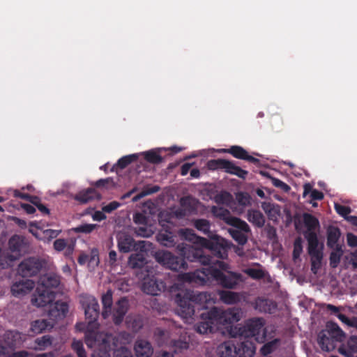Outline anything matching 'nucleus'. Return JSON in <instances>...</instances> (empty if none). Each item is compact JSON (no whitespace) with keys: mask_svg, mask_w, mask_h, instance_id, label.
Listing matches in <instances>:
<instances>
[{"mask_svg":"<svg viewBox=\"0 0 357 357\" xmlns=\"http://www.w3.org/2000/svg\"><path fill=\"white\" fill-rule=\"evenodd\" d=\"M303 251V246L301 239L298 238L296 239L294 243V250H293V258L294 259L298 258Z\"/></svg>","mask_w":357,"mask_h":357,"instance_id":"nucleus-56","label":"nucleus"},{"mask_svg":"<svg viewBox=\"0 0 357 357\" xmlns=\"http://www.w3.org/2000/svg\"><path fill=\"white\" fill-rule=\"evenodd\" d=\"M218 351L220 357H237L238 351L236 347L231 342H225L221 344Z\"/></svg>","mask_w":357,"mask_h":357,"instance_id":"nucleus-34","label":"nucleus"},{"mask_svg":"<svg viewBox=\"0 0 357 357\" xmlns=\"http://www.w3.org/2000/svg\"><path fill=\"white\" fill-rule=\"evenodd\" d=\"M24 237L19 235L13 236L8 241V245L10 250L13 252H21L25 246Z\"/></svg>","mask_w":357,"mask_h":357,"instance_id":"nucleus-39","label":"nucleus"},{"mask_svg":"<svg viewBox=\"0 0 357 357\" xmlns=\"http://www.w3.org/2000/svg\"><path fill=\"white\" fill-rule=\"evenodd\" d=\"M144 159L151 164H160L163 161V158L160 155L159 150L152 149L144 152Z\"/></svg>","mask_w":357,"mask_h":357,"instance_id":"nucleus-43","label":"nucleus"},{"mask_svg":"<svg viewBox=\"0 0 357 357\" xmlns=\"http://www.w3.org/2000/svg\"><path fill=\"white\" fill-rule=\"evenodd\" d=\"M265 320L263 318L255 317L249 319L241 326H236L231 329L232 337H254L259 343H264L266 339L267 331L265 328Z\"/></svg>","mask_w":357,"mask_h":357,"instance_id":"nucleus-4","label":"nucleus"},{"mask_svg":"<svg viewBox=\"0 0 357 357\" xmlns=\"http://www.w3.org/2000/svg\"><path fill=\"white\" fill-rule=\"evenodd\" d=\"M94 185L96 188H107L109 185L114 186V180H113L112 178L108 177V178H101V179H99V180L96 181L94 183Z\"/></svg>","mask_w":357,"mask_h":357,"instance_id":"nucleus-55","label":"nucleus"},{"mask_svg":"<svg viewBox=\"0 0 357 357\" xmlns=\"http://www.w3.org/2000/svg\"><path fill=\"white\" fill-rule=\"evenodd\" d=\"M172 347L175 353H178L187 349L189 347V343L185 340L178 339L172 341Z\"/></svg>","mask_w":357,"mask_h":357,"instance_id":"nucleus-49","label":"nucleus"},{"mask_svg":"<svg viewBox=\"0 0 357 357\" xmlns=\"http://www.w3.org/2000/svg\"><path fill=\"white\" fill-rule=\"evenodd\" d=\"M247 219L253 225L261 228L264 226L266 219L263 213L256 209H250L247 212Z\"/></svg>","mask_w":357,"mask_h":357,"instance_id":"nucleus-32","label":"nucleus"},{"mask_svg":"<svg viewBox=\"0 0 357 357\" xmlns=\"http://www.w3.org/2000/svg\"><path fill=\"white\" fill-rule=\"evenodd\" d=\"M129 308L128 300L126 297L121 298L115 305L112 312V319L116 325L121 324Z\"/></svg>","mask_w":357,"mask_h":357,"instance_id":"nucleus-18","label":"nucleus"},{"mask_svg":"<svg viewBox=\"0 0 357 357\" xmlns=\"http://www.w3.org/2000/svg\"><path fill=\"white\" fill-rule=\"evenodd\" d=\"M82 304L89 324L87 326L88 331L86 333V335L89 333L93 332V331H90V328L96 327L95 325L97 324L96 321L99 317L100 307L97 299L92 296L84 298L82 301ZM94 333H98V332L94 331ZM86 339V336L85 337Z\"/></svg>","mask_w":357,"mask_h":357,"instance_id":"nucleus-8","label":"nucleus"},{"mask_svg":"<svg viewBox=\"0 0 357 357\" xmlns=\"http://www.w3.org/2000/svg\"><path fill=\"white\" fill-rule=\"evenodd\" d=\"M74 199L80 204H86L94 199L99 200L101 195L94 188H88L77 193Z\"/></svg>","mask_w":357,"mask_h":357,"instance_id":"nucleus-29","label":"nucleus"},{"mask_svg":"<svg viewBox=\"0 0 357 357\" xmlns=\"http://www.w3.org/2000/svg\"><path fill=\"white\" fill-rule=\"evenodd\" d=\"M337 341H335L328 331H321L318 335V343L323 351H331L333 350Z\"/></svg>","mask_w":357,"mask_h":357,"instance_id":"nucleus-23","label":"nucleus"},{"mask_svg":"<svg viewBox=\"0 0 357 357\" xmlns=\"http://www.w3.org/2000/svg\"><path fill=\"white\" fill-rule=\"evenodd\" d=\"M308 254L310 255V256L311 257V259H310L311 262L314 261V262H317V264H321L323 254L321 250L317 251V252H310Z\"/></svg>","mask_w":357,"mask_h":357,"instance_id":"nucleus-61","label":"nucleus"},{"mask_svg":"<svg viewBox=\"0 0 357 357\" xmlns=\"http://www.w3.org/2000/svg\"><path fill=\"white\" fill-rule=\"evenodd\" d=\"M128 263L132 268H142L147 264L144 253L138 252L130 256Z\"/></svg>","mask_w":357,"mask_h":357,"instance_id":"nucleus-38","label":"nucleus"},{"mask_svg":"<svg viewBox=\"0 0 357 357\" xmlns=\"http://www.w3.org/2000/svg\"><path fill=\"white\" fill-rule=\"evenodd\" d=\"M279 342L278 339H275L271 342L264 344L260 349V352L264 356H267L271 354L276 348Z\"/></svg>","mask_w":357,"mask_h":357,"instance_id":"nucleus-48","label":"nucleus"},{"mask_svg":"<svg viewBox=\"0 0 357 357\" xmlns=\"http://www.w3.org/2000/svg\"><path fill=\"white\" fill-rule=\"evenodd\" d=\"M261 174L263 175L270 178V179L271 180L272 184L275 187L280 188L285 192H287L290 190V189H291L290 186L288 185L284 182H283L282 181H281L280 179L269 176V174L267 172H261Z\"/></svg>","mask_w":357,"mask_h":357,"instance_id":"nucleus-46","label":"nucleus"},{"mask_svg":"<svg viewBox=\"0 0 357 357\" xmlns=\"http://www.w3.org/2000/svg\"><path fill=\"white\" fill-rule=\"evenodd\" d=\"M35 342L38 345V349L45 350L47 347L52 345V337L48 335H43L41 337L37 338Z\"/></svg>","mask_w":357,"mask_h":357,"instance_id":"nucleus-47","label":"nucleus"},{"mask_svg":"<svg viewBox=\"0 0 357 357\" xmlns=\"http://www.w3.org/2000/svg\"><path fill=\"white\" fill-rule=\"evenodd\" d=\"M197 278L202 282L212 280L219 286L227 289H236L241 282L244 281L241 273L229 271L222 272L213 266H206L202 268Z\"/></svg>","mask_w":357,"mask_h":357,"instance_id":"nucleus-1","label":"nucleus"},{"mask_svg":"<svg viewBox=\"0 0 357 357\" xmlns=\"http://www.w3.org/2000/svg\"><path fill=\"white\" fill-rule=\"evenodd\" d=\"M211 213L215 217L222 220L229 225L234 227L241 228L245 231L249 230V225L245 221L242 220L238 218L231 216L229 211L227 208L213 206L211 208Z\"/></svg>","mask_w":357,"mask_h":357,"instance_id":"nucleus-11","label":"nucleus"},{"mask_svg":"<svg viewBox=\"0 0 357 357\" xmlns=\"http://www.w3.org/2000/svg\"><path fill=\"white\" fill-rule=\"evenodd\" d=\"M112 291L108 289L105 294L102 296L101 302L102 304V316L107 319L112 313V307L113 304Z\"/></svg>","mask_w":357,"mask_h":357,"instance_id":"nucleus-33","label":"nucleus"},{"mask_svg":"<svg viewBox=\"0 0 357 357\" xmlns=\"http://www.w3.org/2000/svg\"><path fill=\"white\" fill-rule=\"evenodd\" d=\"M238 357H253L256 352L255 343L249 340L245 339L238 347H236Z\"/></svg>","mask_w":357,"mask_h":357,"instance_id":"nucleus-24","label":"nucleus"},{"mask_svg":"<svg viewBox=\"0 0 357 357\" xmlns=\"http://www.w3.org/2000/svg\"><path fill=\"white\" fill-rule=\"evenodd\" d=\"M59 284L60 280L58 275L54 274H45L39 278L38 286L45 289H51L52 288H56Z\"/></svg>","mask_w":357,"mask_h":357,"instance_id":"nucleus-28","label":"nucleus"},{"mask_svg":"<svg viewBox=\"0 0 357 357\" xmlns=\"http://www.w3.org/2000/svg\"><path fill=\"white\" fill-rule=\"evenodd\" d=\"M176 249L184 260L197 262L204 266L211 263V256L205 254L201 248H197L189 244L182 243L177 245Z\"/></svg>","mask_w":357,"mask_h":357,"instance_id":"nucleus-7","label":"nucleus"},{"mask_svg":"<svg viewBox=\"0 0 357 357\" xmlns=\"http://www.w3.org/2000/svg\"><path fill=\"white\" fill-rule=\"evenodd\" d=\"M305 237L308 243V253L320 251L318 248L319 241L315 232H305Z\"/></svg>","mask_w":357,"mask_h":357,"instance_id":"nucleus-42","label":"nucleus"},{"mask_svg":"<svg viewBox=\"0 0 357 357\" xmlns=\"http://www.w3.org/2000/svg\"><path fill=\"white\" fill-rule=\"evenodd\" d=\"M334 207L336 212L344 218H347V215L351 212V209L349 206L341 205L340 204H335Z\"/></svg>","mask_w":357,"mask_h":357,"instance_id":"nucleus-54","label":"nucleus"},{"mask_svg":"<svg viewBox=\"0 0 357 357\" xmlns=\"http://www.w3.org/2000/svg\"><path fill=\"white\" fill-rule=\"evenodd\" d=\"M133 220L136 224L146 225L148 222V218L142 213H136L133 215Z\"/></svg>","mask_w":357,"mask_h":357,"instance_id":"nucleus-58","label":"nucleus"},{"mask_svg":"<svg viewBox=\"0 0 357 357\" xmlns=\"http://www.w3.org/2000/svg\"><path fill=\"white\" fill-rule=\"evenodd\" d=\"M340 236L341 231L337 227H328L327 229V246L330 248L342 247V245L338 243Z\"/></svg>","mask_w":357,"mask_h":357,"instance_id":"nucleus-31","label":"nucleus"},{"mask_svg":"<svg viewBox=\"0 0 357 357\" xmlns=\"http://www.w3.org/2000/svg\"><path fill=\"white\" fill-rule=\"evenodd\" d=\"M245 273L251 278L254 280L262 279L265 274L263 270L257 268H247L245 270Z\"/></svg>","mask_w":357,"mask_h":357,"instance_id":"nucleus-52","label":"nucleus"},{"mask_svg":"<svg viewBox=\"0 0 357 357\" xmlns=\"http://www.w3.org/2000/svg\"><path fill=\"white\" fill-rule=\"evenodd\" d=\"M166 289V284L154 276L145 278L142 282V290L150 295H158Z\"/></svg>","mask_w":357,"mask_h":357,"instance_id":"nucleus-15","label":"nucleus"},{"mask_svg":"<svg viewBox=\"0 0 357 357\" xmlns=\"http://www.w3.org/2000/svg\"><path fill=\"white\" fill-rule=\"evenodd\" d=\"M232 238L241 245H244L248 242L247 234L251 231L249 227L248 231L243 230L241 228L234 227L228 229Z\"/></svg>","mask_w":357,"mask_h":357,"instance_id":"nucleus-35","label":"nucleus"},{"mask_svg":"<svg viewBox=\"0 0 357 357\" xmlns=\"http://www.w3.org/2000/svg\"><path fill=\"white\" fill-rule=\"evenodd\" d=\"M231 198V195L227 192H222L215 197V202L218 204H227Z\"/></svg>","mask_w":357,"mask_h":357,"instance_id":"nucleus-53","label":"nucleus"},{"mask_svg":"<svg viewBox=\"0 0 357 357\" xmlns=\"http://www.w3.org/2000/svg\"><path fill=\"white\" fill-rule=\"evenodd\" d=\"M254 307L260 312L271 314L277 308V304L272 300L258 297L255 301Z\"/></svg>","mask_w":357,"mask_h":357,"instance_id":"nucleus-26","label":"nucleus"},{"mask_svg":"<svg viewBox=\"0 0 357 357\" xmlns=\"http://www.w3.org/2000/svg\"><path fill=\"white\" fill-rule=\"evenodd\" d=\"M208 167L210 169H224L227 173L235 175L240 167L236 166L231 161L225 159L211 160L208 162Z\"/></svg>","mask_w":357,"mask_h":357,"instance_id":"nucleus-17","label":"nucleus"},{"mask_svg":"<svg viewBox=\"0 0 357 357\" xmlns=\"http://www.w3.org/2000/svg\"><path fill=\"white\" fill-rule=\"evenodd\" d=\"M66 241L63 238L56 239L54 242V248L59 252L63 250L66 248Z\"/></svg>","mask_w":357,"mask_h":357,"instance_id":"nucleus-60","label":"nucleus"},{"mask_svg":"<svg viewBox=\"0 0 357 357\" xmlns=\"http://www.w3.org/2000/svg\"><path fill=\"white\" fill-rule=\"evenodd\" d=\"M339 351L345 357H357V336H351L346 344L339 348Z\"/></svg>","mask_w":357,"mask_h":357,"instance_id":"nucleus-27","label":"nucleus"},{"mask_svg":"<svg viewBox=\"0 0 357 357\" xmlns=\"http://www.w3.org/2000/svg\"><path fill=\"white\" fill-rule=\"evenodd\" d=\"M121 206V204L116 201L109 202L108 204L103 206L102 210L103 212L110 213L117 209Z\"/></svg>","mask_w":357,"mask_h":357,"instance_id":"nucleus-57","label":"nucleus"},{"mask_svg":"<svg viewBox=\"0 0 357 357\" xmlns=\"http://www.w3.org/2000/svg\"><path fill=\"white\" fill-rule=\"evenodd\" d=\"M222 151L230 153L237 159L247 160L253 164H257L259 162V159L250 155L248 151L240 146H231L229 149H222Z\"/></svg>","mask_w":357,"mask_h":357,"instance_id":"nucleus-21","label":"nucleus"},{"mask_svg":"<svg viewBox=\"0 0 357 357\" xmlns=\"http://www.w3.org/2000/svg\"><path fill=\"white\" fill-rule=\"evenodd\" d=\"M68 312V305L66 302L56 301L54 305H50L48 316L50 321L47 319H38L31 324V330L35 334H39L49 331L53 328L55 323L66 317Z\"/></svg>","mask_w":357,"mask_h":357,"instance_id":"nucleus-6","label":"nucleus"},{"mask_svg":"<svg viewBox=\"0 0 357 357\" xmlns=\"http://www.w3.org/2000/svg\"><path fill=\"white\" fill-rule=\"evenodd\" d=\"M113 335L105 333L91 332L86 335V345L93 349L92 357H111ZM114 357H129L123 352L118 351Z\"/></svg>","mask_w":357,"mask_h":357,"instance_id":"nucleus-5","label":"nucleus"},{"mask_svg":"<svg viewBox=\"0 0 357 357\" xmlns=\"http://www.w3.org/2000/svg\"><path fill=\"white\" fill-rule=\"evenodd\" d=\"M210 310L203 312L201 314V321L197 324V331L200 334L213 333L216 324L215 318L210 314Z\"/></svg>","mask_w":357,"mask_h":357,"instance_id":"nucleus-19","label":"nucleus"},{"mask_svg":"<svg viewBox=\"0 0 357 357\" xmlns=\"http://www.w3.org/2000/svg\"><path fill=\"white\" fill-rule=\"evenodd\" d=\"M209 314L215 318L217 324H231L238 322L241 319V312L237 308L222 310L214 307L210 310Z\"/></svg>","mask_w":357,"mask_h":357,"instance_id":"nucleus-10","label":"nucleus"},{"mask_svg":"<svg viewBox=\"0 0 357 357\" xmlns=\"http://www.w3.org/2000/svg\"><path fill=\"white\" fill-rule=\"evenodd\" d=\"M34 287V282L30 280L15 282L11 287V291L15 296L25 294Z\"/></svg>","mask_w":357,"mask_h":357,"instance_id":"nucleus-30","label":"nucleus"},{"mask_svg":"<svg viewBox=\"0 0 357 357\" xmlns=\"http://www.w3.org/2000/svg\"><path fill=\"white\" fill-rule=\"evenodd\" d=\"M303 222L307 227L306 232H314V230L319 227V222L317 218L310 213H305L303 215Z\"/></svg>","mask_w":357,"mask_h":357,"instance_id":"nucleus-41","label":"nucleus"},{"mask_svg":"<svg viewBox=\"0 0 357 357\" xmlns=\"http://www.w3.org/2000/svg\"><path fill=\"white\" fill-rule=\"evenodd\" d=\"M137 158L138 156L136 154H131L123 156L117 161V163L115 165L114 167H117L123 169L126 168L127 166H128L132 162L136 161Z\"/></svg>","mask_w":357,"mask_h":357,"instance_id":"nucleus-45","label":"nucleus"},{"mask_svg":"<svg viewBox=\"0 0 357 357\" xmlns=\"http://www.w3.org/2000/svg\"><path fill=\"white\" fill-rule=\"evenodd\" d=\"M178 234L180 236H181L183 238L190 241L193 243L198 244L201 247L206 249H213L214 246H216L215 243H213L212 241H208L207 238L204 237L199 236L197 235L194 230L192 229L185 228V229H180L178 231Z\"/></svg>","mask_w":357,"mask_h":357,"instance_id":"nucleus-13","label":"nucleus"},{"mask_svg":"<svg viewBox=\"0 0 357 357\" xmlns=\"http://www.w3.org/2000/svg\"><path fill=\"white\" fill-rule=\"evenodd\" d=\"M118 248L121 252L128 253L133 250H137V243L133 238L126 232L118 234Z\"/></svg>","mask_w":357,"mask_h":357,"instance_id":"nucleus-20","label":"nucleus"},{"mask_svg":"<svg viewBox=\"0 0 357 357\" xmlns=\"http://www.w3.org/2000/svg\"><path fill=\"white\" fill-rule=\"evenodd\" d=\"M261 208L271 220H275L279 215L278 206L270 202H263Z\"/></svg>","mask_w":357,"mask_h":357,"instance_id":"nucleus-40","label":"nucleus"},{"mask_svg":"<svg viewBox=\"0 0 357 357\" xmlns=\"http://www.w3.org/2000/svg\"><path fill=\"white\" fill-rule=\"evenodd\" d=\"M347 244L351 248L357 247V236L351 233L347 234Z\"/></svg>","mask_w":357,"mask_h":357,"instance_id":"nucleus-63","label":"nucleus"},{"mask_svg":"<svg viewBox=\"0 0 357 357\" xmlns=\"http://www.w3.org/2000/svg\"><path fill=\"white\" fill-rule=\"evenodd\" d=\"M155 260L169 269L179 271L188 268L186 261L182 257H176L168 251L160 250L155 254Z\"/></svg>","mask_w":357,"mask_h":357,"instance_id":"nucleus-9","label":"nucleus"},{"mask_svg":"<svg viewBox=\"0 0 357 357\" xmlns=\"http://www.w3.org/2000/svg\"><path fill=\"white\" fill-rule=\"evenodd\" d=\"M134 349L137 357H150L153 352L151 344L145 340H137Z\"/></svg>","mask_w":357,"mask_h":357,"instance_id":"nucleus-25","label":"nucleus"},{"mask_svg":"<svg viewBox=\"0 0 357 357\" xmlns=\"http://www.w3.org/2000/svg\"><path fill=\"white\" fill-rule=\"evenodd\" d=\"M96 227V225L93 224H84L79 226L76 228L77 231L89 234L91 233L95 228Z\"/></svg>","mask_w":357,"mask_h":357,"instance_id":"nucleus-59","label":"nucleus"},{"mask_svg":"<svg viewBox=\"0 0 357 357\" xmlns=\"http://www.w3.org/2000/svg\"><path fill=\"white\" fill-rule=\"evenodd\" d=\"M221 301L226 304H236L240 302L241 295L238 292L221 290L219 291Z\"/></svg>","mask_w":357,"mask_h":357,"instance_id":"nucleus-37","label":"nucleus"},{"mask_svg":"<svg viewBox=\"0 0 357 357\" xmlns=\"http://www.w3.org/2000/svg\"><path fill=\"white\" fill-rule=\"evenodd\" d=\"M72 349L76 352L78 357H87L82 341L74 340L72 343Z\"/></svg>","mask_w":357,"mask_h":357,"instance_id":"nucleus-50","label":"nucleus"},{"mask_svg":"<svg viewBox=\"0 0 357 357\" xmlns=\"http://www.w3.org/2000/svg\"><path fill=\"white\" fill-rule=\"evenodd\" d=\"M42 267V263L38 259L29 257L20 264L17 271L23 278L32 277L37 275Z\"/></svg>","mask_w":357,"mask_h":357,"instance_id":"nucleus-12","label":"nucleus"},{"mask_svg":"<svg viewBox=\"0 0 357 357\" xmlns=\"http://www.w3.org/2000/svg\"><path fill=\"white\" fill-rule=\"evenodd\" d=\"M160 190V188L158 185H152V186L147 185V186L144 187V188L143 189V191L144 192L146 196H147L149 195L156 193Z\"/></svg>","mask_w":357,"mask_h":357,"instance_id":"nucleus-62","label":"nucleus"},{"mask_svg":"<svg viewBox=\"0 0 357 357\" xmlns=\"http://www.w3.org/2000/svg\"><path fill=\"white\" fill-rule=\"evenodd\" d=\"M156 239L160 245L167 248L174 247L178 242L177 235L167 229L160 231L156 235Z\"/></svg>","mask_w":357,"mask_h":357,"instance_id":"nucleus-22","label":"nucleus"},{"mask_svg":"<svg viewBox=\"0 0 357 357\" xmlns=\"http://www.w3.org/2000/svg\"><path fill=\"white\" fill-rule=\"evenodd\" d=\"M324 331H328L330 335L333 337L335 341L338 342H342L345 337V335L339 326L334 322L328 321L326 324V329Z\"/></svg>","mask_w":357,"mask_h":357,"instance_id":"nucleus-36","label":"nucleus"},{"mask_svg":"<svg viewBox=\"0 0 357 357\" xmlns=\"http://www.w3.org/2000/svg\"><path fill=\"white\" fill-rule=\"evenodd\" d=\"M207 266H213L218 270H220L222 272H229L230 271V266L229 264L223 261L215 260L213 261V257H211V263L210 264L206 265Z\"/></svg>","mask_w":357,"mask_h":357,"instance_id":"nucleus-51","label":"nucleus"},{"mask_svg":"<svg viewBox=\"0 0 357 357\" xmlns=\"http://www.w3.org/2000/svg\"><path fill=\"white\" fill-rule=\"evenodd\" d=\"M333 251L330 254V265L332 268H336L340 262L341 257L343 255L342 247L333 248Z\"/></svg>","mask_w":357,"mask_h":357,"instance_id":"nucleus-44","label":"nucleus"},{"mask_svg":"<svg viewBox=\"0 0 357 357\" xmlns=\"http://www.w3.org/2000/svg\"><path fill=\"white\" fill-rule=\"evenodd\" d=\"M211 294L206 291H186L178 293L176 296V302L179 307V314L183 318L191 317L195 314V307L192 303L198 304L202 308H207L211 303Z\"/></svg>","mask_w":357,"mask_h":357,"instance_id":"nucleus-2","label":"nucleus"},{"mask_svg":"<svg viewBox=\"0 0 357 357\" xmlns=\"http://www.w3.org/2000/svg\"><path fill=\"white\" fill-rule=\"evenodd\" d=\"M55 292L52 289H45L37 287L36 293L31 298V303L37 307H44L55 299Z\"/></svg>","mask_w":357,"mask_h":357,"instance_id":"nucleus-14","label":"nucleus"},{"mask_svg":"<svg viewBox=\"0 0 357 357\" xmlns=\"http://www.w3.org/2000/svg\"><path fill=\"white\" fill-rule=\"evenodd\" d=\"M29 355V353L28 351L22 350L13 352L8 356V357H28Z\"/></svg>","mask_w":357,"mask_h":357,"instance_id":"nucleus-64","label":"nucleus"},{"mask_svg":"<svg viewBox=\"0 0 357 357\" xmlns=\"http://www.w3.org/2000/svg\"><path fill=\"white\" fill-rule=\"evenodd\" d=\"M192 225L198 231L206 235L208 241H212L214 245L213 249H208L213 257L220 259H226L228 257V251L230 249V243L224 238L218 235L215 231L211 230V222L204 218L194 219L192 221Z\"/></svg>","mask_w":357,"mask_h":357,"instance_id":"nucleus-3","label":"nucleus"},{"mask_svg":"<svg viewBox=\"0 0 357 357\" xmlns=\"http://www.w3.org/2000/svg\"><path fill=\"white\" fill-rule=\"evenodd\" d=\"M208 167L210 169H224L227 173L235 175L240 167L236 166L231 161L225 159L211 160L208 162Z\"/></svg>","mask_w":357,"mask_h":357,"instance_id":"nucleus-16","label":"nucleus"}]
</instances>
